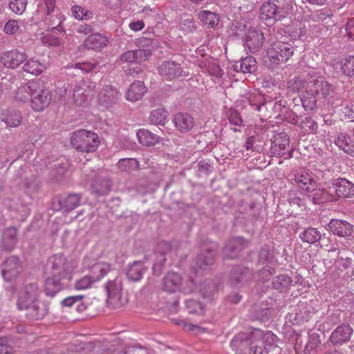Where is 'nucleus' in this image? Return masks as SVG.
Returning a JSON list of instances; mask_svg holds the SVG:
<instances>
[{
  "label": "nucleus",
  "mask_w": 354,
  "mask_h": 354,
  "mask_svg": "<svg viewBox=\"0 0 354 354\" xmlns=\"http://www.w3.org/2000/svg\"><path fill=\"white\" fill-rule=\"evenodd\" d=\"M263 33L256 28H252L247 32L245 45L252 53L257 52L264 42Z\"/></svg>",
  "instance_id": "a211bd4d"
},
{
  "label": "nucleus",
  "mask_w": 354,
  "mask_h": 354,
  "mask_svg": "<svg viewBox=\"0 0 354 354\" xmlns=\"http://www.w3.org/2000/svg\"><path fill=\"white\" fill-rule=\"evenodd\" d=\"M24 71L38 75L43 72L44 65L37 60L30 59L23 66Z\"/></svg>",
  "instance_id": "603ef678"
},
{
  "label": "nucleus",
  "mask_w": 354,
  "mask_h": 354,
  "mask_svg": "<svg viewBox=\"0 0 354 354\" xmlns=\"http://www.w3.org/2000/svg\"><path fill=\"white\" fill-rule=\"evenodd\" d=\"M252 279L253 275L248 268L237 266L232 271L230 283L232 287L240 288Z\"/></svg>",
  "instance_id": "dca6fc26"
},
{
  "label": "nucleus",
  "mask_w": 354,
  "mask_h": 354,
  "mask_svg": "<svg viewBox=\"0 0 354 354\" xmlns=\"http://www.w3.org/2000/svg\"><path fill=\"white\" fill-rule=\"evenodd\" d=\"M240 101L243 103V106L246 107L247 106H250L254 111L261 112L263 110L262 97L260 95L248 93L241 97Z\"/></svg>",
  "instance_id": "72a5a7b5"
},
{
  "label": "nucleus",
  "mask_w": 354,
  "mask_h": 354,
  "mask_svg": "<svg viewBox=\"0 0 354 354\" xmlns=\"http://www.w3.org/2000/svg\"><path fill=\"white\" fill-rule=\"evenodd\" d=\"M168 112L163 109L152 111L149 115V122L153 124H164L167 120Z\"/></svg>",
  "instance_id": "09e8293b"
},
{
  "label": "nucleus",
  "mask_w": 354,
  "mask_h": 354,
  "mask_svg": "<svg viewBox=\"0 0 354 354\" xmlns=\"http://www.w3.org/2000/svg\"><path fill=\"white\" fill-rule=\"evenodd\" d=\"M308 89L313 90L318 97L328 100L333 97L334 90L332 85L313 71L308 73Z\"/></svg>",
  "instance_id": "6e6552de"
},
{
  "label": "nucleus",
  "mask_w": 354,
  "mask_h": 354,
  "mask_svg": "<svg viewBox=\"0 0 354 354\" xmlns=\"http://www.w3.org/2000/svg\"><path fill=\"white\" fill-rule=\"evenodd\" d=\"M17 243V230L15 227H10L4 230L0 247L1 250L6 252H11Z\"/></svg>",
  "instance_id": "4be33fe9"
},
{
  "label": "nucleus",
  "mask_w": 354,
  "mask_h": 354,
  "mask_svg": "<svg viewBox=\"0 0 354 354\" xmlns=\"http://www.w3.org/2000/svg\"><path fill=\"white\" fill-rule=\"evenodd\" d=\"M21 264L17 256H10L2 265V276L5 281H10L20 272Z\"/></svg>",
  "instance_id": "2eb2a0df"
},
{
  "label": "nucleus",
  "mask_w": 354,
  "mask_h": 354,
  "mask_svg": "<svg viewBox=\"0 0 354 354\" xmlns=\"http://www.w3.org/2000/svg\"><path fill=\"white\" fill-rule=\"evenodd\" d=\"M7 114H3L1 120L6 123L8 127H15L20 124L21 118L20 113L15 111L8 110Z\"/></svg>",
  "instance_id": "37998d69"
},
{
  "label": "nucleus",
  "mask_w": 354,
  "mask_h": 354,
  "mask_svg": "<svg viewBox=\"0 0 354 354\" xmlns=\"http://www.w3.org/2000/svg\"><path fill=\"white\" fill-rule=\"evenodd\" d=\"M313 313H314L313 308L301 304L298 306V310L295 313V320L297 323L308 322Z\"/></svg>",
  "instance_id": "79ce46f5"
},
{
  "label": "nucleus",
  "mask_w": 354,
  "mask_h": 354,
  "mask_svg": "<svg viewBox=\"0 0 354 354\" xmlns=\"http://www.w3.org/2000/svg\"><path fill=\"white\" fill-rule=\"evenodd\" d=\"M146 268L142 262L140 261H134L130 265L127 271V276L129 280L137 281L142 279Z\"/></svg>",
  "instance_id": "c9c22d12"
},
{
  "label": "nucleus",
  "mask_w": 354,
  "mask_h": 354,
  "mask_svg": "<svg viewBox=\"0 0 354 354\" xmlns=\"http://www.w3.org/2000/svg\"><path fill=\"white\" fill-rule=\"evenodd\" d=\"M314 193L310 197L311 198V201L315 204H320L327 201H329L332 199V196L328 194V192L323 189H318L313 191Z\"/></svg>",
  "instance_id": "864d4df0"
},
{
  "label": "nucleus",
  "mask_w": 354,
  "mask_h": 354,
  "mask_svg": "<svg viewBox=\"0 0 354 354\" xmlns=\"http://www.w3.org/2000/svg\"><path fill=\"white\" fill-rule=\"evenodd\" d=\"M84 296L82 295H75V296H70L65 299H64L61 301V304L63 306L66 307H71L73 304L77 302H80L84 299Z\"/></svg>",
  "instance_id": "338daca9"
},
{
  "label": "nucleus",
  "mask_w": 354,
  "mask_h": 354,
  "mask_svg": "<svg viewBox=\"0 0 354 354\" xmlns=\"http://www.w3.org/2000/svg\"><path fill=\"white\" fill-rule=\"evenodd\" d=\"M53 277L46 280V295L55 297L62 289L60 281L67 275L68 266L62 254H55L48 261Z\"/></svg>",
  "instance_id": "f257e3e1"
},
{
  "label": "nucleus",
  "mask_w": 354,
  "mask_h": 354,
  "mask_svg": "<svg viewBox=\"0 0 354 354\" xmlns=\"http://www.w3.org/2000/svg\"><path fill=\"white\" fill-rule=\"evenodd\" d=\"M73 16L78 20H88L93 18V12L85 10L80 6H73L71 8Z\"/></svg>",
  "instance_id": "5fc2aeb1"
},
{
  "label": "nucleus",
  "mask_w": 354,
  "mask_h": 354,
  "mask_svg": "<svg viewBox=\"0 0 354 354\" xmlns=\"http://www.w3.org/2000/svg\"><path fill=\"white\" fill-rule=\"evenodd\" d=\"M286 12L283 8L278 6L274 2L268 1L262 4L260 9V18L263 21L274 23L285 17Z\"/></svg>",
  "instance_id": "9b49d317"
},
{
  "label": "nucleus",
  "mask_w": 354,
  "mask_h": 354,
  "mask_svg": "<svg viewBox=\"0 0 354 354\" xmlns=\"http://www.w3.org/2000/svg\"><path fill=\"white\" fill-rule=\"evenodd\" d=\"M95 86V83L89 80L81 81L74 89V103L78 106H87L93 96Z\"/></svg>",
  "instance_id": "1a4fd4ad"
},
{
  "label": "nucleus",
  "mask_w": 354,
  "mask_h": 354,
  "mask_svg": "<svg viewBox=\"0 0 354 354\" xmlns=\"http://www.w3.org/2000/svg\"><path fill=\"white\" fill-rule=\"evenodd\" d=\"M157 254L155 263L153 266V270L155 274L160 275L162 272L165 263L167 260L166 255L171 252V244L167 241H162L158 244Z\"/></svg>",
  "instance_id": "412c9836"
},
{
  "label": "nucleus",
  "mask_w": 354,
  "mask_h": 354,
  "mask_svg": "<svg viewBox=\"0 0 354 354\" xmlns=\"http://www.w3.org/2000/svg\"><path fill=\"white\" fill-rule=\"evenodd\" d=\"M71 143L77 151L89 153L97 149L100 140L97 134L94 132L80 129L73 133Z\"/></svg>",
  "instance_id": "39448f33"
},
{
  "label": "nucleus",
  "mask_w": 354,
  "mask_h": 354,
  "mask_svg": "<svg viewBox=\"0 0 354 354\" xmlns=\"http://www.w3.org/2000/svg\"><path fill=\"white\" fill-rule=\"evenodd\" d=\"M151 55V53L149 50H128L121 55L120 60L127 63H140L146 61Z\"/></svg>",
  "instance_id": "a878e982"
},
{
  "label": "nucleus",
  "mask_w": 354,
  "mask_h": 354,
  "mask_svg": "<svg viewBox=\"0 0 354 354\" xmlns=\"http://www.w3.org/2000/svg\"><path fill=\"white\" fill-rule=\"evenodd\" d=\"M28 89L30 92V105L32 109L35 111H42L44 109V86H41L35 88L32 85L28 86Z\"/></svg>",
  "instance_id": "cd10ccee"
},
{
  "label": "nucleus",
  "mask_w": 354,
  "mask_h": 354,
  "mask_svg": "<svg viewBox=\"0 0 354 354\" xmlns=\"http://www.w3.org/2000/svg\"><path fill=\"white\" fill-rule=\"evenodd\" d=\"M111 270V266L106 262H97L95 263L89 271L85 274L75 280L74 288L76 290H84L91 288L99 282Z\"/></svg>",
  "instance_id": "20e7f679"
},
{
  "label": "nucleus",
  "mask_w": 354,
  "mask_h": 354,
  "mask_svg": "<svg viewBox=\"0 0 354 354\" xmlns=\"http://www.w3.org/2000/svg\"><path fill=\"white\" fill-rule=\"evenodd\" d=\"M227 118L230 124L240 127L243 120L240 113L235 109H230L227 112Z\"/></svg>",
  "instance_id": "e2e57ef3"
},
{
  "label": "nucleus",
  "mask_w": 354,
  "mask_h": 354,
  "mask_svg": "<svg viewBox=\"0 0 354 354\" xmlns=\"http://www.w3.org/2000/svg\"><path fill=\"white\" fill-rule=\"evenodd\" d=\"M234 69L236 72L243 73H252L257 70V62L252 56H248L236 61L234 65Z\"/></svg>",
  "instance_id": "7c9ffc66"
},
{
  "label": "nucleus",
  "mask_w": 354,
  "mask_h": 354,
  "mask_svg": "<svg viewBox=\"0 0 354 354\" xmlns=\"http://www.w3.org/2000/svg\"><path fill=\"white\" fill-rule=\"evenodd\" d=\"M26 5L27 0H11L8 6L15 14L21 15L26 10Z\"/></svg>",
  "instance_id": "bf43d9fd"
},
{
  "label": "nucleus",
  "mask_w": 354,
  "mask_h": 354,
  "mask_svg": "<svg viewBox=\"0 0 354 354\" xmlns=\"http://www.w3.org/2000/svg\"><path fill=\"white\" fill-rule=\"evenodd\" d=\"M107 38L102 34L95 33L90 35L84 41V45L86 48L98 50L106 46Z\"/></svg>",
  "instance_id": "473e14b6"
},
{
  "label": "nucleus",
  "mask_w": 354,
  "mask_h": 354,
  "mask_svg": "<svg viewBox=\"0 0 354 354\" xmlns=\"http://www.w3.org/2000/svg\"><path fill=\"white\" fill-rule=\"evenodd\" d=\"M263 340L261 342V344L263 343L266 344L265 346V350L266 352L268 351V348L266 347L267 345H269L270 350L272 349L273 346H277L274 345L276 340H277V336L274 335L271 331H266V333L263 332V335H262V337L260 339H258L257 342Z\"/></svg>",
  "instance_id": "052dcab7"
},
{
  "label": "nucleus",
  "mask_w": 354,
  "mask_h": 354,
  "mask_svg": "<svg viewBox=\"0 0 354 354\" xmlns=\"http://www.w3.org/2000/svg\"><path fill=\"white\" fill-rule=\"evenodd\" d=\"M62 21V16L59 13H57L55 15L51 16L49 19L48 30H56L60 32L62 30L61 26Z\"/></svg>",
  "instance_id": "680f3d73"
},
{
  "label": "nucleus",
  "mask_w": 354,
  "mask_h": 354,
  "mask_svg": "<svg viewBox=\"0 0 354 354\" xmlns=\"http://www.w3.org/2000/svg\"><path fill=\"white\" fill-rule=\"evenodd\" d=\"M289 144V136L286 132L275 131L273 138L271 139L270 153L275 157L284 156Z\"/></svg>",
  "instance_id": "f8f14e48"
},
{
  "label": "nucleus",
  "mask_w": 354,
  "mask_h": 354,
  "mask_svg": "<svg viewBox=\"0 0 354 354\" xmlns=\"http://www.w3.org/2000/svg\"><path fill=\"white\" fill-rule=\"evenodd\" d=\"M273 259V251L270 246L265 245L259 252V261L263 264L271 263Z\"/></svg>",
  "instance_id": "13d9d810"
},
{
  "label": "nucleus",
  "mask_w": 354,
  "mask_h": 354,
  "mask_svg": "<svg viewBox=\"0 0 354 354\" xmlns=\"http://www.w3.org/2000/svg\"><path fill=\"white\" fill-rule=\"evenodd\" d=\"M262 105L263 106V110L261 111L266 115V112L268 111V109H272L273 112L277 115H280L281 114L284 113L286 109V102L282 100H278L277 102H273L272 101L265 102L264 100L262 102Z\"/></svg>",
  "instance_id": "a19ab883"
},
{
  "label": "nucleus",
  "mask_w": 354,
  "mask_h": 354,
  "mask_svg": "<svg viewBox=\"0 0 354 354\" xmlns=\"http://www.w3.org/2000/svg\"><path fill=\"white\" fill-rule=\"evenodd\" d=\"M173 122L176 128L182 133L189 131L194 125V118L187 113H178L174 115Z\"/></svg>",
  "instance_id": "bb28decb"
},
{
  "label": "nucleus",
  "mask_w": 354,
  "mask_h": 354,
  "mask_svg": "<svg viewBox=\"0 0 354 354\" xmlns=\"http://www.w3.org/2000/svg\"><path fill=\"white\" fill-rule=\"evenodd\" d=\"M196 288V283L191 278L187 279L186 281H183L180 285V291L185 294L192 293Z\"/></svg>",
  "instance_id": "0e129e2a"
},
{
  "label": "nucleus",
  "mask_w": 354,
  "mask_h": 354,
  "mask_svg": "<svg viewBox=\"0 0 354 354\" xmlns=\"http://www.w3.org/2000/svg\"><path fill=\"white\" fill-rule=\"evenodd\" d=\"M300 100L302 106L306 111L313 110L316 107L317 98L313 90L307 89L306 92L301 94Z\"/></svg>",
  "instance_id": "58836bf2"
},
{
  "label": "nucleus",
  "mask_w": 354,
  "mask_h": 354,
  "mask_svg": "<svg viewBox=\"0 0 354 354\" xmlns=\"http://www.w3.org/2000/svg\"><path fill=\"white\" fill-rule=\"evenodd\" d=\"M352 333L353 328L348 324H343L332 333L330 339L333 345L342 344L350 339Z\"/></svg>",
  "instance_id": "393cba45"
},
{
  "label": "nucleus",
  "mask_w": 354,
  "mask_h": 354,
  "mask_svg": "<svg viewBox=\"0 0 354 354\" xmlns=\"http://www.w3.org/2000/svg\"><path fill=\"white\" fill-rule=\"evenodd\" d=\"M248 246V242L241 237L231 239L223 250L225 259H234L238 258L239 253Z\"/></svg>",
  "instance_id": "4468645a"
},
{
  "label": "nucleus",
  "mask_w": 354,
  "mask_h": 354,
  "mask_svg": "<svg viewBox=\"0 0 354 354\" xmlns=\"http://www.w3.org/2000/svg\"><path fill=\"white\" fill-rule=\"evenodd\" d=\"M105 288L109 305L112 306L113 308H120L123 306L124 302L122 299V283L121 279L115 277L113 280L109 279Z\"/></svg>",
  "instance_id": "9d476101"
},
{
  "label": "nucleus",
  "mask_w": 354,
  "mask_h": 354,
  "mask_svg": "<svg viewBox=\"0 0 354 354\" xmlns=\"http://www.w3.org/2000/svg\"><path fill=\"white\" fill-rule=\"evenodd\" d=\"M123 354H148L147 350L141 346H131L125 348Z\"/></svg>",
  "instance_id": "774afa93"
},
{
  "label": "nucleus",
  "mask_w": 354,
  "mask_h": 354,
  "mask_svg": "<svg viewBox=\"0 0 354 354\" xmlns=\"http://www.w3.org/2000/svg\"><path fill=\"white\" fill-rule=\"evenodd\" d=\"M215 250L213 248L203 251L196 259V264L199 269H205L213 264L215 257Z\"/></svg>",
  "instance_id": "f704fd0d"
},
{
  "label": "nucleus",
  "mask_w": 354,
  "mask_h": 354,
  "mask_svg": "<svg viewBox=\"0 0 354 354\" xmlns=\"http://www.w3.org/2000/svg\"><path fill=\"white\" fill-rule=\"evenodd\" d=\"M298 125L308 133H315L318 128L317 124L310 117H306L301 121L299 120Z\"/></svg>",
  "instance_id": "4d7b16f0"
},
{
  "label": "nucleus",
  "mask_w": 354,
  "mask_h": 354,
  "mask_svg": "<svg viewBox=\"0 0 354 354\" xmlns=\"http://www.w3.org/2000/svg\"><path fill=\"white\" fill-rule=\"evenodd\" d=\"M328 230L335 235L351 239L354 235V225L346 221L331 219L328 225Z\"/></svg>",
  "instance_id": "ddd939ff"
},
{
  "label": "nucleus",
  "mask_w": 354,
  "mask_h": 354,
  "mask_svg": "<svg viewBox=\"0 0 354 354\" xmlns=\"http://www.w3.org/2000/svg\"><path fill=\"white\" fill-rule=\"evenodd\" d=\"M82 196L78 194H68L55 196L53 198L50 209L69 213L81 204Z\"/></svg>",
  "instance_id": "0eeeda50"
},
{
  "label": "nucleus",
  "mask_w": 354,
  "mask_h": 354,
  "mask_svg": "<svg viewBox=\"0 0 354 354\" xmlns=\"http://www.w3.org/2000/svg\"><path fill=\"white\" fill-rule=\"evenodd\" d=\"M335 145L346 152L353 150L352 140L346 133H340L334 139Z\"/></svg>",
  "instance_id": "c03bdc74"
},
{
  "label": "nucleus",
  "mask_w": 354,
  "mask_h": 354,
  "mask_svg": "<svg viewBox=\"0 0 354 354\" xmlns=\"http://www.w3.org/2000/svg\"><path fill=\"white\" fill-rule=\"evenodd\" d=\"M321 233L317 228L308 227L303 232L300 233L299 237L303 242L308 243H315L321 239Z\"/></svg>",
  "instance_id": "ea45409f"
},
{
  "label": "nucleus",
  "mask_w": 354,
  "mask_h": 354,
  "mask_svg": "<svg viewBox=\"0 0 354 354\" xmlns=\"http://www.w3.org/2000/svg\"><path fill=\"white\" fill-rule=\"evenodd\" d=\"M295 180L298 187L308 192H311L317 188V182L313 176L304 171L295 175Z\"/></svg>",
  "instance_id": "c756f323"
},
{
  "label": "nucleus",
  "mask_w": 354,
  "mask_h": 354,
  "mask_svg": "<svg viewBox=\"0 0 354 354\" xmlns=\"http://www.w3.org/2000/svg\"><path fill=\"white\" fill-rule=\"evenodd\" d=\"M333 187L339 197L348 198L354 196V184L346 178H337L333 180Z\"/></svg>",
  "instance_id": "b1692460"
},
{
  "label": "nucleus",
  "mask_w": 354,
  "mask_h": 354,
  "mask_svg": "<svg viewBox=\"0 0 354 354\" xmlns=\"http://www.w3.org/2000/svg\"><path fill=\"white\" fill-rule=\"evenodd\" d=\"M199 17L201 20V21L209 26V27H215L218 25L219 21L218 16L215 14L214 12H212L211 11L208 10H204L201 12L199 14Z\"/></svg>",
  "instance_id": "49530a36"
},
{
  "label": "nucleus",
  "mask_w": 354,
  "mask_h": 354,
  "mask_svg": "<svg viewBox=\"0 0 354 354\" xmlns=\"http://www.w3.org/2000/svg\"><path fill=\"white\" fill-rule=\"evenodd\" d=\"M27 57L26 53L12 50L1 55V62L4 66L14 69L26 61Z\"/></svg>",
  "instance_id": "f3484780"
},
{
  "label": "nucleus",
  "mask_w": 354,
  "mask_h": 354,
  "mask_svg": "<svg viewBox=\"0 0 354 354\" xmlns=\"http://www.w3.org/2000/svg\"><path fill=\"white\" fill-rule=\"evenodd\" d=\"M136 135L139 142L145 146H154L160 140L159 136L145 129H139Z\"/></svg>",
  "instance_id": "e433bc0d"
},
{
  "label": "nucleus",
  "mask_w": 354,
  "mask_h": 354,
  "mask_svg": "<svg viewBox=\"0 0 354 354\" xmlns=\"http://www.w3.org/2000/svg\"><path fill=\"white\" fill-rule=\"evenodd\" d=\"M118 90L111 85L104 86L98 94L99 103L106 107L115 104L118 99Z\"/></svg>",
  "instance_id": "5701e85b"
},
{
  "label": "nucleus",
  "mask_w": 354,
  "mask_h": 354,
  "mask_svg": "<svg viewBox=\"0 0 354 354\" xmlns=\"http://www.w3.org/2000/svg\"><path fill=\"white\" fill-rule=\"evenodd\" d=\"M38 297L37 286L30 283L25 286L24 290L20 293L17 306L19 310H26V316L31 319H39L44 316L42 310L36 304Z\"/></svg>",
  "instance_id": "f03ea898"
},
{
  "label": "nucleus",
  "mask_w": 354,
  "mask_h": 354,
  "mask_svg": "<svg viewBox=\"0 0 354 354\" xmlns=\"http://www.w3.org/2000/svg\"><path fill=\"white\" fill-rule=\"evenodd\" d=\"M147 91V88L141 81H135L129 86L127 92V100L136 102L140 100Z\"/></svg>",
  "instance_id": "2f4dec72"
},
{
  "label": "nucleus",
  "mask_w": 354,
  "mask_h": 354,
  "mask_svg": "<svg viewBox=\"0 0 354 354\" xmlns=\"http://www.w3.org/2000/svg\"><path fill=\"white\" fill-rule=\"evenodd\" d=\"M320 344L319 335L317 333H313L309 335V341L306 344L305 350H313Z\"/></svg>",
  "instance_id": "69168bd1"
},
{
  "label": "nucleus",
  "mask_w": 354,
  "mask_h": 354,
  "mask_svg": "<svg viewBox=\"0 0 354 354\" xmlns=\"http://www.w3.org/2000/svg\"><path fill=\"white\" fill-rule=\"evenodd\" d=\"M291 282L292 280L290 277L284 274H281L274 279L272 284L274 289L282 291L286 289Z\"/></svg>",
  "instance_id": "6e6d98bb"
},
{
  "label": "nucleus",
  "mask_w": 354,
  "mask_h": 354,
  "mask_svg": "<svg viewBox=\"0 0 354 354\" xmlns=\"http://www.w3.org/2000/svg\"><path fill=\"white\" fill-rule=\"evenodd\" d=\"M294 48L288 43L275 41L270 44L263 57L264 64L270 69L285 63L293 55Z\"/></svg>",
  "instance_id": "7ed1b4c3"
},
{
  "label": "nucleus",
  "mask_w": 354,
  "mask_h": 354,
  "mask_svg": "<svg viewBox=\"0 0 354 354\" xmlns=\"http://www.w3.org/2000/svg\"><path fill=\"white\" fill-rule=\"evenodd\" d=\"M159 72L167 80H171L183 76V68L174 61H165L159 66Z\"/></svg>",
  "instance_id": "aec40b11"
},
{
  "label": "nucleus",
  "mask_w": 354,
  "mask_h": 354,
  "mask_svg": "<svg viewBox=\"0 0 354 354\" xmlns=\"http://www.w3.org/2000/svg\"><path fill=\"white\" fill-rule=\"evenodd\" d=\"M185 308L189 314L203 315L205 313L204 306L195 299H187L185 301Z\"/></svg>",
  "instance_id": "3c124183"
},
{
  "label": "nucleus",
  "mask_w": 354,
  "mask_h": 354,
  "mask_svg": "<svg viewBox=\"0 0 354 354\" xmlns=\"http://www.w3.org/2000/svg\"><path fill=\"white\" fill-rule=\"evenodd\" d=\"M269 311L268 308H260L258 305H254L250 310V317L252 319L266 322L269 319Z\"/></svg>",
  "instance_id": "a18cd8bd"
},
{
  "label": "nucleus",
  "mask_w": 354,
  "mask_h": 354,
  "mask_svg": "<svg viewBox=\"0 0 354 354\" xmlns=\"http://www.w3.org/2000/svg\"><path fill=\"white\" fill-rule=\"evenodd\" d=\"M113 186L110 178L98 175L92 182L91 193L95 196L107 195Z\"/></svg>",
  "instance_id": "6ab92c4d"
},
{
  "label": "nucleus",
  "mask_w": 354,
  "mask_h": 354,
  "mask_svg": "<svg viewBox=\"0 0 354 354\" xmlns=\"http://www.w3.org/2000/svg\"><path fill=\"white\" fill-rule=\"evenodd\" d=\"M337 66L342 74L348 77H354V55L344 57Z\"/></svg>",
  "instance_id": "4c0bfd02"
},
{
  "label": "nucleus",
  "mask_w": 354,
  "mask_h": 354,
  "mask_svg": "<svg viewBox=\"0 0 354 354\" xmlns=\"http://www.w3.org/2000/svg\"><path fill=\"white\" fill-rule=\"evenodd\" d=\"M308 75L305 80H302L299 77H295L287 82L286 87L290 91L298 92L304 88H306V89H308Z\"/></svg>",
  "instance_id": "de8ad7c7"
},
{
  "label": "nucleus",
  "mask_w": 354,
  "mask_h": 354,
  "mask_svg": "<svg viewBox=\"0 0 354 354\" xmlns=\"http://www.w3.org/2000/svg\"><path fill=\"white\" fill-rule=\"evenodd\" d=\"M182 283V277L175 272H168L162 281L163 290L173 293L179 290Z\"/></svg>",
  "instance_id": "c85d7f7f"
},
{
  "label": "nucleus",
  "mask_w": 354,
  "mask_h": 354,
  "mask_svg": "<svg viewBox=\"0 0 354 354\" xmlns=\"http://www.w3.org/2000/svg\"><path fill=\"white\" fill-rule=\"evenodd\" d=\"M118 167L122 171L131 172L138 169L139 162L135 158H122L118 161Z\"/></svg>",
  "instance_id": "8fccbe9b"
},
{
  "label": "nucleus",
  "mask_w": 354,
  "mask_h": 354,
  "mask_svg": "<svg viewBox=\"0 0 354 354\" xmlns=\"http://www.w3.org/2000/svg\"><path fill=\"white\" fill-rule=\"evenodd\" d=\"M263 331L259 328H248L236 335L230 342V346L236 354H243L248 347L260 339Z\"/></svg>",
  "instance_id": "423d86ee"
}]
</instances>
